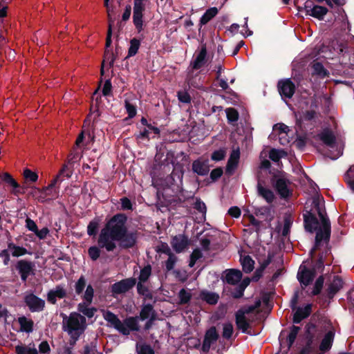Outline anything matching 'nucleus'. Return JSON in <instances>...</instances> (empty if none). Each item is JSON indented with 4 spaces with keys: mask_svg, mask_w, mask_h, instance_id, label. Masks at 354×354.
I'll return each mask as SVG.
<instances>
[{
    "mask_svg": "<svg viewBox=\"0 0 354 354\" xmlns=\"http://www.w3.org/2000/svg\"><path fill=\"white\" fill-rule=\"evenodd\" d=\"M127 219L125 214L118 213L108 220L100 233L98 245L108 252H112L116 248L115 241H118L122 249L135 247L138 242V232L137 230H128Z\"/></svg>",
    "mask_w": 354,
    "mask_h": 354,
    "instance_id": "nucleus-1",
    "label": "nucleus"
},
{
    "mask_svg": "<svg viewBox=\"0 0 354 354\" xmlns=\"http://www.w3.org/2000/svg\"><path fill=\"white\" fill-rule=\"evenodd\" d=\"M312 205L320 218L322 228H320L316 232L315 244L310 251V255L311 257L314 256L317 250H319L322 241H324L328 245L330 241L331 232L330 221L326 214L324 205L321 204L319 198H314L313 200Z\"/></svg>",
    "mask_w": 354,
    "mask_h": 354,
    "instance_id": "nucleus-2",
    "label": "nucleus"
},
{
    "mask_svg": "<svg viewBox=\"0 0 354 354\" xmlns=\"http://www.w3.org/2000/svg\"><path fill=\"white\" fill-rule=\"evenodd\" d=\"M86 328V320L84 316L79 313L73 312L68 317H63V330L68 334L82 335Z\"/></svg>",
    "mask_w": 354,
    "mask_h": 354,
    "instance_id": "nucleus-3",
    "label": "nucleus"
},
{
    "mask_svg": "<svg viewBox=\"0 0 354 354\" xmlns=\"http://www.w3.org/2000/svg\"><path fill=\"white\" fill-rule=\"evenodd\" d=\"M145 5L143 0H134L133 11V22L138 32L143 30V13Z\"/></svg>",
    "mask_w": 354,
    "mask_h": 354,
    "instance_id": "nucleus-4",
    "label": "nucleus"
},
{
    "mask_svg": "<svg viewBox=\"0 0 354 354\" xmlns=\"http://www.w3.org/2000/svg\"><path fill=\"white\" fill-rule=\"evenodd\" d=\"M277 89L282 99H290L295 93L296 86L291 79H281L277 83Z\"/></svg>",
    "mask_w": 354,
    "mask_h": 354,
    "instance_id": "nucleus-5",
    "label": "nucleus"
},
{
    "mask_svg": "<svg viewBox=\"0 0 354 354\" xmlns=\"http://www.w3.org/2000/svg\"><path fill=\"white\" fill-rule=\"evenodd\" d=\"M35 263L28 260L21 259L17 262L16 269L23 282H26L30 275L35 274Z\"/></svg>",
    "mask_w": 354,
    "mask_h": 354,
    "instance_id": "nucleus-6",
    "label": "nucleus"
},
{
    "mask_svg": "<svg viewBox=\"0 0 354 354\" xmlns=\"http://www.w3.org/2000/svg\"><path fill=\"white\" fill-rule=\"evenodd\" d=\"M24 301L32 313L41 312L45 308V301L32 292L25 295Z\"/></svg>",
    "mask_w": 354,
    "mask_h": 354,
    "instance_id": "nucleus-7",
    "label": "nucleus"
},
{
    "mask_svg": "<svg viewBox=\"0 0 354 354\" xmlns=\"http://www.w3.org/2000/svg\"><path fill=\"white\" fill-rule=\"evenodd\" d=\"M104 318L109 324H110V326L115 328L123 335H129V330L125 327L118 317L111 311L107 310L104 314Z\"/></svg>",
    "mask_w": 354,
    "mask_h": 354,
    "instance_id": "nucleus-8",
    "label": "nucleus"
},
{
    "mask_svg": "<svg viewBox=\"0 0 354 354\" xmlns=\"http://www.w3.org/2000/svg\"><path fill=\"white\" fill-rule=\"evenodd\" d=\"M315 275V270L308 268L306 266H300L297 277L301 285L306 287L313 282Z\"/></svg>",
    "mask_w": 354,
    "mask_h": 354,
    "instance_id": "nucleus-9",
    "label": "nucleus"
},
{
    "mask_svg": "<svg viewBox=\"0 0 354 354\" xmlns=\"http://www.w3.org/2000/svg\"><path fill=\"white\" fill-rule=\"evenodd\" d=\"M209 160L203 157H199L192 163V171L194 174L205 176L209 172Z\"/></svg>",
    "mask_w": 354,
    "mask_h": 354,
    "instance_id": "nucleus-10",
    "label": "nucleus"
},
{
    "mask_svg": "<svg viewBox=\"0 0 354 354\" xmlns=\"http://www.w3.org/2000/svg\"><path fill=\"white\" fill-rule=\"evenodd\" d=\"M304 225L306 231L313 233L315 231H318L321 227H319V223L315 214L312 212V209L306 210L303 214Z\"/></svg>",
    "mask_w": 354,
    "mask_h": 354,
    "instance_id": "nucleus-11",
    "label": "nucleus"
},
{
    "mask_svg": "<svg viewBox=\"0 0 354 354\" xmlns=\"http://www.w3.org/2000/svg\"><path fill=\"white\" fill-rule=\"evenodd\" d=\"M136 284V279L130 277L113 283L111 286L113 294H123L128 292Z\"/></svg>",
    "mask_w": 354,
    "mask_h": 354,
    "instance_id": "nucleus-12",
    "label": "nucleus"
},
{
    "mask_svg": "<svg viewBox=\"0 0 354 354\" xmlns=\"http://www.w3.org/2000/svg\"><path fill=\"white\" fill-rule=\"evenodd\" d=\"M219 338V334L215 326H211L205 333L204 339L201 347V351L204 353H208L211 345L215 343Z\"/></svg>",
    "mask_w": 354,
    "mask_h": 354,
    "instance_id": "nucleus-13",
    "label": "nucleus"
},
{
    "mask_svg": "<svg viewBox=\"0 0 354 354\" xmlns=\"http://www.w3.org/2000/svg\"><path fill=\"white\" fill-rule=\"evenodd\" d=\"M243 274L241 270L237 269H227L223 271L221 275V279L230 285H236L241 281Z\"/></svg>",
    "mask_w": 354,
    "mask_h": 354,
    "instance_id": "nucleus-14",
    "label": "nucleus"
},
{
    "mask_svg": "<svg viewBox=\"0 0 354 354\" xmlns=\"http://www.w3.org/2000/svg\"><path fill=\"white\" fill-rule=\"evenodd\" d=\"M290 181L283 177L278 178L273 186L281 198H288L292 195L291 190L288 188V185Z\"/></svg>",
    "mask_w": 354,
    "mask_h": 354,
    "instance_id": "nucleus-15",
    "label": "nucleus"
},
{
    "mask_svg": "<svg viewBox=\"0 0 354 354\" xmlns=\"http://www.w3.org/2000/svg\"><path fill=\"white\" fill-rule=\"evenodd\" d=\"M344 281L340 276L335 275L333 281L328 285L325 295L329 299H333L335 295L343 288Z\"/></svg>",
    "mask_w": 354,
    "mask_h": 354,
    "instance_id": "nucleus-16",
    "label": "nucleus"
},
{
    "mask_svg": "<svg viewBox=\"0 0 354 354\" xmlns=\"http://www.w3.org/2000/svg\"><path fill=\"white\" fill-rule=\"evenodd\" d=\"M206 44H203L199 53L196 55L195 59L191 62L190 66L193 70H198L205 65L207 62Z\"/></svg>",
    "mask_w": 354,
    "mask_h": 354,
    "instance_id": "nucleus-17",
    "label": "nucleus"
},
{
    "mask_svg": "<svg viewBox=\"0 0 354 354\" xmlns=\"http://www.w3.org/2000/svg\"><path fill=\"white\" fill-rule=\"evenodd\" d=\"M2 181L12 187L10 193L14 196H18L19 194H24V191H21V185L9 173L4 172L2 174Z\"/></svg>",
    "mask_w": 354,
    "mask_h": 354,
    "instance_id": "nucleus-18",
    "label": "nucleus"
},
{
    "mask_svg": "<svg viewBox=\"0 0 354 354\" xmlns=\"http://www.w3.org/2000/svg\"><path fill=\"white\" fill-rule=\"evenodd\" d=\"M313 305L308 304L304 308L297 307L295 310L293 315L292 322L294 324H299L303 319L308 317L312 313Z\"/></svg>",
    "mask_w": 354,
    "mask_h": 354,
    "instance_id": "nucleus-19",
    "label": "nucleus"
},
{
    "mask_svg": "<svg viewBox=\"0 0 354 354\" xmlns=\"http://www.w3.org/2000/svg\"><path fill=\"white\" fill-rule=\"evenodd\" d=\"M189 240L184 234H178L174 236L171 241V245L177 253L182 252L188 245Z\"/></svg>",
    "mask_w": 354,
    "mask_h": 354,
    "instance_id": "nucleus-20",
    "label": "nucleus"
},
{
    "mask_svg": "<svg viewBox=\"0 0 354 354\" xmlns=\"http://www.w3.org/2000/svg\"><path fill=\"white\" fill-rule=\"evenodd\" d=\"M240 158L239 149H233L230 153V158L227 160L225 172L227 175L231 176L233 174L234 170L236 169L239 160Z\"/></svg>",
    "mask_w": 354,
    "mask_h": 354,
    "instance_id": "nucleus-21",
    "label": "nucleus"
},
{
    "mask_svg": "<svg viewBox=\"0 0 354 354\" xmlns=\"http://www.w3.org/2000/svg\"><path fill=\"white\" fill-rule=\"evenodd\" d=\"M319 140L326 146L333 148L336 143L334 133L328 128H325L317 135Z\"/></svg>",
    "mask_w": 354,
    "mask_h": 354,
    "instance_id": "nucleus-22",
    "label": "nucleus"
},
{
    "mask_svg": "<svg viewBox=\"0 0 354 354\" xmlns=\"http://www.w3.org/2000/svg\"><path fill=\"white\" fill-rule=\"evenodd\" d=\"M183 170L182 168H174L171 174L166 178L167 183L179 187L183 185Z\"/></svg>",
    "mask_w": 354,
    "mask_h": 354,
    "instance_id": "nucleus-23",
    "label": "nucleus"
},
{
    "mask_svg": "<svg viewBox=\"0 0 354 354\" xmlns=\"http://www.w3.org/2000/svg\"><path fill=\"white\" fill-rule=\"evenodd\" d=\"M235 322L237 328L241 330L242 333L252 335L251 333L248 330L250 327V322L248 320L246 317L243 315L242 313L240 314L236 312Z\"/></svg>",
    "mask_w": 354,
    "mask_h": 354,
    "instance_id": "nucleus-24",
    "label": "nucleus"
},
{
    "mask_svg": "<svg viewBox=\"0 0 354 354\" xmlns=\"http://www.w3.org/2000/svg\"><path fill=\"white\" fill-rule=\"evenodd\" d=\"M334 337L335 330L333 328L328 330L326 333L319 345V351L322 352L321 354H324L330 349L333 342Z\"/></svg>",
    "mask_w": 354,
    "mask_h": 354,
    "instance_id": "nucleus-25",
    "label": "nucleus"
},
{
    "mask_svg": "<svg viewBox=\"0 0 354 354\" xmlns=\"http://www.w3.org/2000/svg\"><path fill=\"white\" fill-rule=\"evenodd\" d=\"M258 194L263 198L268 203H272L274 200V194L273 192L268 188L264 187L260 182L257 184Z\"/></svg>",
    "mask_w": 354,
    "mask_h": 354,
    "instance_id": "nucleus-26",
    "label": "nucleus"
},
{
    "mask_svg": "<svg viewBox=\"0 0 354 354\" xmlns=\"http://www.w3.org/2000/svg\"><path fill=\"white\" fill-rule=\"evenodd\" d=\"M18 323L20 325V330L27 333L33 331L34 322L32 319L26 318L25 316H21L18 318Z\"/></svg>",
    "mask_w": 354,
    "mask_h": 354,
    "instance_id": "nucleus-27",
    "label": "nucleus"
},
{
    "mask_svg": "<svg viewBox=\"0 0 354 354\" xmlns=\"http://www.w3.org/2000/svg\"><path fill=\"white\" fill-rule=\"evenodd\" d=\"M153 315L156 317V313L153 309V306L151 304H147L142 307L138 318L140 320L144 321L150 318L151 316Z\"/></svg>",
    "mask_w": 354,
    "mask_h": 354,
    "instance_id": "nucleus-28",
    "label": "nucleus"
},
{
    "mask_svg": "<svg viewBox=\"0 0 354 354\" xmlns=\"http://www.w3.org/2000/svg\"><path fill=\"white\" fill-rule=\"evenodd\" d=\"M91 304H88L86 301L81 302L77 305V310L80 313H82L84 315L88 318H91L94 316L95 313L97 311V309L94 307L89 308L88 305Z\"/></svg>",
    "mask_w": 354,
    "mask_h": 354,
    "instance_id": "nucleus-29",
    "label": "nucleus"
},
{
    "mask_svg": "<svg viewBox=\"0 0 354 354\" xmlns=\"http://www.w3.org/2000/svg\"><path fill=\"white\" fill-rule=\"evenodd\" d=\"M200 297L202 300L206 301L208 304H216L219 299L218 295L215 292L203 290L200 293Z\"/></svg>",
    "mask_w": 354,
    "mask_h": 354,
    "instance_id": "nucleus-30",
    "label": "nucleus"
},
{
    "mask_svg": "<svg viewBox=\"0 0 354 354\" xmlns=\"http://www.w3.org/2000/svg\"><path fill=\"white\" fill-rule=\"evenodd\" d=\"M62 180H60V177H59V175H57L52 180L51 182L50 183V184L46 186V187H43L42 189H37L39 192H42L44 191L46 194V195H49L50 196H51V198H56L58 195V193L59 192L57 191V190H54V194H52L51 192H48V190H52L55 188L56 184L59 182V181H62Z\"/></svg>",
    "mask_w": 354,
    "mask_h": 354,
    "instance_id": "nucleus-31",
    "label": "nucleus"
},
{
    "mask_svg": "<svg viewBox=\"0 0 354 354\" xmlns=\"http://www.w3.org/2000/svg\"><path fill=\"white\" fill-rule=\"evenodd\" d=\"M218 9L216 7L208 8L201 17V27H202L203 25L207 24L212 19H213L218 14Z\"/></svg>",
    "mask_w": 354,
    "mask_h": 354,
    "instance_id": "nucleus-32",
    "label": "nucleus"
},
{
    "mask_svg": "<svg viewBox=\"0 0 354 354\" xmlns=\"http://www.w3.org/2000/svg\"><path fill=\"white\" fill-rule=\"evenodd\" d=\"M240 261L244 272L250 273L253 270L254 268V261L250 256L246 255L243 257H241Z\"/></svg>",
    "mask_w": 354,
    "mask_h": 354,
    "instance_id": "nucleus-33",
    "label": "nucleus"
},
{
    "mask_svg": "<svg viewBox=\"0 0 354 354\" xmlns=\"http://www.w3.org/2000/svg\"><path fill=\"white\" fill-rule=\"evenodd\" d=\"M138 316L128 317L124 320V325L130 331H139L140 326L138 324Z\"/></svg>",
    "mask_w": 354,
    "mask_h": 354,
    "instance_id": "nucleus-34",
    "label": "nucleus"
},
{
    "mask_svg": "<svg viewBox=\"0 0 354 354\" xmlns=\"http://www.w3.org/2000/svg\"><path fill=\"white\" fill-rule=\"evenodd\" d=\"M328 11V10L327 8L315 5L313 6V10H310V15L319 20H323Z\"/></svg>",
    "mask_w": 354,
    "mask_h": 354,
    "instance_id": "nucleus-35",
    "label": "nucleus"
},
{
    "mask_svg": "<svg viewBox=\"0 0 354 354\" xmlns=\"http://www.w3.org/2000/svg\"><path fill=\"white\" fill-rule=\"evenodd\" d=\"M8 250H12V255L15 257L24 256L28 253L26 248L16 245L15 243L10 242L8 243Z\"/></svg>",
    "mask_w": 354,
    "mask_h": 354,
    "instance_id": "nucleus-36",
    "label": "nucleus"
},
{
    "mask_svg": "<svg viewBox=\"0 0 354 354\" xmlns=\"http://www.w3.org/2000/svg\"><path fill=\"white\" fill-rule=\"evenodd\" d=\"M312 68L313 70V74L317 75L321 77H328L329 72L324 67L321 62H315Z\"/></svg>",
    "mask_w": 354,
    "mask_h": 354,
    "instance_id": "nucleus-37",
    "label": "nucleus"
},
{
    "mask_svg": "<svg viewBox=\"0 0 354 354\" xmlns=\"http://www.w3.org/2000/svg\"><path fill=\"white\" fill-rule=\"evenodd\" d=\"M140 46V41L137 38H133L130 40V46L128 49V55L125 57L127 59L129 57H133L136 55L138 51V49Z\"/></svg>",
    "mask_w": 354,
    "mask_h": 354,
    "instance_id": "nucleus-38",
    "label": "nucleus"
},
{
    "mask_svg": "<svg viewBox=\"0 0 354 354\" xmlns=\"http://www.w3.org/2000/svg\"><path fill=\"white\" fill-rule=\"evenodd\" d=\"M299 330H300L299 326L293 325L290 328V333L287 337L288 350H289L293 345Z\"/></svg>",
    "mask_w": 354,
    "mask_h": 354,
    "instance_id": "nucleus-39",
    "label": "nucleus"
},
{
    "mask_svg": "<svg viewBox=\"0 0 354 354\" xmlns=\"http://www.w3.org/2000/svg\"><path fill=\"white\" fill-rule=\"evenodd\" d=\"M299 330H300L299 326L293 325L290 328V333L287 337L288 350H289L293 345Z\"/></svg>",
    "mask_w": 354,
    "mask_h": 354,
    "instance_id": "nucleus-40",
    "label": "nucleus"
},
{
    "mask_svg": "<svg viewBox=\"0 0 354 354\" xmlns=\"http://www.w3.org/2000/svg\"><path fill=\"white\" fill-rule=\"evenodd\" d=\"M344 180L349 189L354 193V165L351 166L345 174Z\"/></svg>",
    "mask_w": 354,
    "mask_h": 354,
    "instance_id": "nucleus-41",
    "label": "nucleus"
},
{
    "mask_svg": "<svg viewBox=\"0 0 354 354\" xmlns=\"http://www.w3.org/2000/svg\"><path fill=\"white\" fill-rule=\"evenodd\" d=\"M124 107L129 118H133L136 115V104L135 103H132L130 99L126 98L124 100Z\"/></svg>",
    "mask_w": 354,
    "mask_h": 354,
    "instance_id": "nucleus-42",
    "label": "nucleus"
},
{
    "mask_svg": "<svg viewBox=\"0 0 354 354\" xmlns=\"http://www.w3.org/2000/svg\"><path fill=\"white\" fill-rule=\"evenodd\" d=\"M136 348L138 354H155V351L151 345L145 343H137Z\"/></svg>",
    "mask_w": 354,
    "mask_h": 354,
    "instance_id": "nucleus-43",
    "label": "nucleus"
},
{
    "mask_svg": "<svg viewBox=\"0 0 354 354\" xmlns=\"http://www.w3.org/2000/svg\"><path fill=\"white\" fill-rule=\"evenodd\" d=\"M86 286V281L84 275L80 276L75 283V290L77 295H82Z\"/></svg>",
    "mask_w": 354,
    "mask_h": 354,
    "instance_id": "nucleus-44",
    "label": "nucleus"
},
{
    "mask_svg": "<svg viewBox=\"0 0 354 354\" xmlns=\"http://www.w3.org/2000/svg\"><path fill=\"white\" fill-rule=\"evenodd\" d=\"M225 112L229 123L236 122L239 120V114L236 109L232 107L227 108L226 109Z\"/></svg>",
    "mask_w": 354,
    "mask_h": 354,
    "instance_id": "nucleus-45",
    "label": "nucleus"
},
{
    "mask_svg": "<svg viewBox=\"0 0 354 354\" xmlns=\"http://www.w3.org/2000/svg\"><path fill=\"white\" fill-rule=\"evenodd\" d=\"M151 274V266L149 264L145 266L140 270L138 280L140 282H146Z\"/></svg>",
    "mask_w": 354,
    "mask_h": 354,
    "instance_id": "nucleus-46",
    "label": "nucleus"
},
{
    "mask_svg": "<svg viewBox=\"0 0 354 354\" xmlns=\"http://www.w3.org/2000/svg\"><path fill=\"white\" fill-rule=\"evenodd\" d=\"M324 283V277L323 275L319 276L315 281L314 284L313 290L311 292V295L313 296L318 295L320 294Z\"/></svg>",
    "mask_w": 354,
    "mask_h": 354,
    "instance_id": "nucleus-47",
    "label": "nucleus"
},
{
    "mask_svg": "<svg viewBox=\"0 0 354 354\" xmlns=\"http://www.w3.org/2000/svg\"><path fill=\"white\" fill-rule=\"evenodd\" d=\"M310 339L306 341L305 346L301 349L298 354H321L317 353Z\"/></svg>",
    "mask_w": 354,
    "mask_h": 354,
    "instance_id": "nucleus-48",
    "label": "nucleus"
},
{
    "mask_svg": "<svg viewBox=\"0 0 354 354\" xmlns=\"http://www.w3.org/2000/svg\"><path fill=\"white\" fill-rule=\"evenodd\" d=\"M16 354H38L36 348H30L26 346H17L15 347Z\"/></svg>",
    "mask_w": 354,
    "mask_h": 354,
    "instance_id": "nucleus-49",
    "label": "nucleus"
},
{
    "mask_svg": "<svg viewBox=\"0 0 354 354\" xmlns=\"http://www.w3.org/2000/svg\"><path fill=\"white\" fill-rule=\"evenodd\" d=\"M179 304L181 305L188 304L192 298V295L185 289H181L178 292Z\"/></svg>",
    "mask_w": 354,
    "mask_h": 354,
    "instance_id": "nucleus-50",
    "label": "nucleus"
},
{
    "mask_svg": "<svg viewBox=\"0 0 354 354\" xmlns=\"http://www.w3.org/2000/svg\"><path fill=\"white\" fill-rule=\"evenodd\" d=\"M100 248H101L100 245L99 247L93 245L89 247V248L88 249V257L92 261H95L97 260L100 257L101 250Z\"/></svg>",
    "mask_w": 354,
    "mask_h": 354,
    "instance_id": "nucleus-51",
    "label": "nucleus"
},
{
    "mask_svg": "<svg viewBox=\"0 0 354 354\" xmlns=\"http://www.w3.org/2000/svg\"><path fill=\"white\" fill-rule=\"evenodd\" d=\"M316 326L315 324L308 323L305 327V338L306 341L310 339L313 342L314 340V331L315 330Z\"/></svg>",
    "mask_w": 354,
    "mask_h": 354,
    "instance_id": "nucleus-52",
    "label": "nucleus"
},
{
    "mask_svg": "<svg viewBox=\"0 0 354 354\" xmlns=\"http://www.w3.org/2000/svg\"><path fill=\"white\" fill-rule=\"evenodd\" d=\"M234 328L232 323L228 322L223 324L222 336L223 338L229 339L232 337Z\"/></svg>",
    "mask_w": 354,
    "mask_h": 354,
    "instance_id": "nucleus-53",
    "label": "nucleus"
},
{
    "mask_svg": "<svg viewBox=\"0 0 354 354\" xmlns=\"http://www.w3.org/2000/svg\"><path fill=\"white\" fill-rule=\"evenodd\" d=\"M86 288L82 298L88 304H91L94 296V289L90 284L86 286Z\"/></svg>",
    "mask_w": 354,
    "mask_h": 354,
    "instance_id": "nucleus-54",
    "label": "nucleus"
},
{
    "mask_svg": "<svg viewBox=\"0 0 354 354\" xmlns=\"http://www.w3.org/2000/svg\"><path fill=\"white\" fill-rule=\"evenodd\" d=\"M23 174H24V178L28 181H30L32 183H35L38 180L37 174L28 168H26L24 170Z\"/></svg>",
    "mask_w": 354,
    "mask_h": 354,
    "instance_id": "nucleus-55",
    "label": "nucleus"
},
{
    "mask_svg": "<svg viewBox=\"0 0 354 354\" xmlns=\"http://www.w3.org/2000/svg\"><path fill=\"white\" fill-rule=\"evenodd\" d=\"M92 100L93 101L95 100V109L93 111V113H95V118L93 119V122H95L96 118H98L100 115V111H99V109H98V104H99V102L101 100V95L97 92V90H96L93 93V96H92Z\"/></svg>",
    "mask_w": 354,
    "mask_h": 354,
    "instance_id": "nucleus-56",
    "label": "nucleus"
},
{
    "mask_svg": "<svg viewBox=\"0 0 354 354\" xmlns=\"http://www.w3.org/2000/svg\"><path fill=\"white\" fill-rule=\"evenodd\" d=\"M285 152L283 150H278L276 149H272L269 152V158L273 162H278L282 157V154H284Z\"/></svg>",
    "mask_w": 354,
    "mask_h": 354,
    "instance_id": "nucleus-57",
    "label": "nucleus"
},
{
    "mask_svg": "<svg viewBox=\"0 0 354 354\" xmlns=\"http://www.w3.org/2000/svg\"><path fill=\"white\" fill-rule=\"evenodd\" d=\"M143 282L138 281L137 283V291L140 295L145 296L147 298H151L152 295L149 292V288L142 284Z\"/></svg>",
    "mask_w": 354,
    "mask_h": 354,
    "instance_id": "nucleus-58",
    "label": "nucleus"
},
{
    "mask_svg": "<svg viewBox=\"0 0 354 354\" xmlns=\"http://www.w3.org/2000/svg\"><path fill=\"white\" fill-rule=\"evenodd\" d=\"M194 208L203 215L206 214L207 207L205 203L201 198H196L194 203Z\"/></svg>",
    "mask_w": 354,
    "mask_h": 354,
    "instance_id": "nucleus-59",
    "label": "nucleus"
},
{
    "mask_svg": "<svg viewBox=\"0 0 354 354\" xmlns=\"http://www.w3.org/2000/svg\"><path fill=\"white\" fill-rule=\"evenodd\" d=\"M292 224V221L290 217L286 216L284 218L283 222V227L282 229L281 234L283 236H286L289 233L290 230V227Z\"/></svg>",
    "mask_w": 354,
    "mask_h": 354,
    "instance_id": "nucleus-60",
    "label": "nucleus"
},
{
    "mask_svg": "<svg viewBox=\"0 0 354 354\" xmlns=\"http://www.w3.org/2000/svg\"><path fill=\"white\" fill-rule=\"evenodd\" d=\"M99 223L96 221H91L87 226V234L89 236H95L97 232Z\"/></svg>",
    "mask_w": 354,
    "mask_h": 354,
    "instance_id": "nucleus-61",
    "label": "nucleus"
},
{
    "mask_svg": "<svg viewBox=\"0 0 354 354\" xmlns=\"http://www.w3.org/2000/svg\"><path fill=\"white\" fill-rule=\"evenodd\" d=\"M177 260L178 258L174 254L168 257L167 260L165 261V268L167 271L169 272L174 269Z\"/></svg>",
    "mask_w": 354,
    "mask_h": 354,
    "instance_id": "nucleus-62",
    "label": "nucleus"
},
{
    "mask_svg": "<svg viewBox=\"0 0 354 354\" xmlns=\"http://www.w3.org/2000/svg\"><path fill=\"white\" fill-rule=\"evenodd\" d=\"M226 155L225 149H220L212 152L211 158L214 161H220L225 158Z\"/></svg>",
    "mask_w": 354,
    "mask_h": 354,
    "instance_id": "nucleus-63",
    "label": "nucleus"
},
{
    "mask_svg": "<svg viewBox=\"0 0 354 354\" xmlns=\"http://www.w3.org/2000/svg\"><path fill=\"white\" fill-rule=\"evenodd\" d=\"M178 99L180 102L183 103H190L191 102V96L186 91H178L177 93Z\"/></svg>",
    "mask_w": 354,
    "mask_h": 354,
    "instance_id": "nucleus-64",
    "label": "nucleus"
}]
</instances>
